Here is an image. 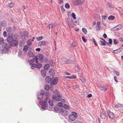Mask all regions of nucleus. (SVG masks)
<instances>
[{"mask_svg": "<svg viewBox=\"0 0 123 123\" xmlns=\"http://www.w3.org/2000/svg\"><path fill=\"white\" fill-rule=\"evenodd\" d=\"M115 106L116 108H121L122 107V104H117L115 105Z\"/></svg>", "mask_w": 123, "mask_h": 123, "instance_id": "28", "label": "nucleus"}, {"mask_svg": "<svg viewBox=\"0 0 123 123\" xmlns=\"http://www.w3.org/2000/svg\"><path fill=\"white\" fill-rule=\"evenodd\" d=\"M14 5L13 3H10L9 4V6L10 7L12 8Z\"/></svg>", "mask_w": 123, "mask_h": 123, "instance_id": "50", "label": "nucleus"}, {"mask_svg": "<svg viewBox=\"0 0 123 123\" xmlns=\"http://www.w3.org/2000/svg\"><path fill=\"white\" fill-rule=\"evenodd\" d=\"M59 109L60 108L57 106H55L54 107V110L55 111H58Z\"/></svg>", "mask_w": 123, "mask_h": 123, "instance_id": "35", "label": "nucleus"}, {"mask_svg": "<svg viewBox=\"0 0 123 123\" xmlns=\"http://www.w3.org/2000/svg\"><path fill=\"white\" fill-rule=\"evenodd\" d=\"M28 50L27 46H25L23 48V50L25 51H27Z\"/></svg>", "mask_w": 123, "mask_h": 123, "instance_id": "41", "label": "nucleus"}, {"mask_svg": "<svg viewBox=\"0 0 123 123\" xmlns=\"http://www.w3.org/2000/svg\"><path fill=\"white\" fill-rule=\"evenodd\" d=\"M47 42L45 41H42L38 43V45L39 46L45 45L47 44Z\"/></svg>", "mask_w": 123, "mask_h": 123, "instance_id": "9", "label": "nucleus"}, {"mask_svg": "<svg viewBox=\"0 0 123 123\" xmlns=\"http://www.w3.org/2000/svg\"><path fill=\"white\" fill-rule=\"evenodd\" d=\"M81 80L83 83H85L86 82V79L85 78H82L81 79Z\"/></svg>", "mask_w": 123, "mask_h": 123, "instance_id": "56", "label": "nucleus"}, {"mask_svg": "<svg viewBox=\"0 0 123 123\" xmlns=\"http://www.w3.org/2000/svg\"><path fill=\"white\" fill-rule=\"evenodd\" d=\"M3 35L4 37H6L7 35L6 32V31H4Z\"/></svg>", "mask_w": 123, "mask_h": 123, "instance_id": "62", "label": "nucleus"}, {"mask_svg": "<svg viewBox=\"0 0 123 123\" xmlns=\"http://www.w3.org/2000/svg\"><path fill=\"white\" fill-rule=\"evenodd\" d=\"M57 105L58 106L60 107H61L62 106V104L61 102H58L57 104Z\"/></svg>", "mask_w": 123, "mask_h": 123, "instance_id": "45", "label": "nucleus"}, {"mask_svg": "<svg viewBox=\"0 0 123 123\" xmlns=\"http://www.w3.org/2000/svg\"><path fill=\"white\" fill-rule=\"evenodd\" d=\"M108 115L109 118L111 119H113L115 117L114 114L110 111L108 112Z\"/></svg>", "mask_w": 123, "mask_h": 123, "instance_id": "6", "label": "nucleus"}, {"mask_svg": "<svg viewBox=\"0 0 123 123\" xmlns=\"http://www.w3.org/2000/svg\"><path fill=\"white\" fill-rule=\"evenodd\" d=\"M37 59L38 60H41L43 58V55L41 54L38 55L37 56H36Z\"/></svg>", "mask_w": 123, "mask_h": 123, "instance_id": "12", "label": "nucleus"}, {"mask_svg": "<svg viewBox=\"0 0 123 123\" xmlns=\"http://www.w3.org/2000/svg\"><path fill=\"white\" fill-rule=\"evenodd\" d=\"M82 31L84 34H86L87 32V30L86 29L84 28H83L82 29Z\"/></svg>", "mask_w": 123, "mask_h": 123, "instance_id": "33", "label": "nucleus"}, {"mask_svg": "<svg viewBox=\"0 0 123 123\" xmlns=\"http://www.w3.org/2000/svg\"><path fill=\"white\" fill-rule=\"evenodd\" d=\"M64 78L65 79L68 78L71 79L70 76H64Z\"/></svg>", "mask_w": 123, "mask_h": 123, "instance_id": "61", "label": "nucleus"}, {"mask_svg": "<svg viewBox=\"0 0 123 123\" xmlns=\"http://www.w3.org/2000/svg\"><path fill=\"white\" fill-rule=\"evenodd\" d=\"M106 18V15H104L102 16V19L105 20Z\"/></svg>", "mask_w": 123, "mask_h": 123, "instance_id": "59", "label": "nucleus"}, {"mask_svg": "<svg viewBox=\"0 0 123 123\" xmlns=\"http://www.w3.org/2000/svg\"><path fill=\"white\" fill-rule=\"evenodd\" d=\"M71 79H75L77 78L76 76L73 75L72 76H70Z\"/></svg>", "mask_w": 123, "mask_h": 123, "instance_id": "55", "label": "nucleus"}, {"mask_svg": "<svg viewBox=\"0 0 123 123\" xmlns=\"http://www.w3.org/2000/svg\"><path fill=\"white\" fill-rule=\"evenodd\" d=\"M66 22L70 28H72L73 27L74 25L73 22L70 18H67Z\"/></svg>", "mask_w": 123, "mask_h": 123, "instance_id": "3", "label": "nucleus"}, {"mask_svg": "<svg viewBox=\"0 0 123 123\" xmlns=\"http://www.w3.org/2000/svg\"><path fill=\"white\" fill-rule=\"evenodd\" d=\"M48 103L49 104V105L51 106H53V104L52 101H51L48 98Z\"/></svg>", "mask_w": 123, "mask_h": 123, "instance_id": "29", "label": "nucleus"}, {"mask_svg": "<svg viewBox=\"0 0 123 123\" xmlns=\"http://www.w3.org/2000/svg\"><path fill=\"white\" fill-rule=\"evenodd\" d=\"M100 24V22H98L96 24V29L97 30H100L99 29V26Z\"/></svg>", "mask_w": 123, "mask_h": 123, "instance_id": "27", "label": "nucleus"}, {"mask_svg": "<svg viewBox=\"0 0 123 123\" xmlns=\"http://www.w3.org/2000/svg\"><path fill=\"white\" fill-rule=\"evenodd\" d=\"M49 29L51 28H54L55 27V25L54 24H50L49 25Z\"/></svg>", "mask_w": 123, "mask_h": 123, "instance_id": "26", "label": "nucleus"}, {"mask_svg": "<svg viewBox=\"0 0 123 123\" xmlns=\"http://www.w3.org/2000/svg\"><path fill=\"white\" fill-rule=\"evenodd\" d=\"M122 50V49L119 48L116 50H113V52L115 54L121 52Z\"/></svg>", "mask_w": 123, "mask_h": 123, "instance_id": "18", "label": "nucleus"}, {"mask_svg": "<svg viewBox=\"0 0 123 123\" xmlns=\"http://www.w3.org/2000/svg\"><path fill=\"white\" fill-rule=\"evenodd\" d=\"M103 36L105 38H107V36L105 34H103Z\"/></svg>", "mask_w": 123, "mask_h": 123, "instance_id": "63", "label": "nucleus"}, {"mask_svg": "<svg viewBox=\"0 0 123 123\" xmlns=\"http://www.w3.org/2000/svg\"><path fill=\"white\" fill-rule=\"evenodd\" d=\"M33 60V62H35L36 63H37L38 62V60L36 56L34 57L32 59Z\"/></svg>", "mask_w": 123, "mask_h": 123, "instance_id": "30", "label": "nucleus"}, {"mask_svg": "<svg viewBox=\"0 0 123 123\" xmlns=\"http://www.w3.org/2000/svg\"><path fill=\"white\" fill-rule=\"evenodd\" d=\"M43 37L42 36L38 37H36V39L38 41L41 40L43 39Z\"/></svg>", "mask_w": 123, "mask_h": 123, "instance_id": "38", "label": "nucleus"}, {"mask_svg": "<svg viewBox=\"0 0 123 123\" xmlns=\"http://www.w3.org/2000/svg\"><path fill=\"white\" fill-rule=\"evenodd\" d=\"M43 61L45 62H47L48 61V60L47 58H44L43 60Z\"/></svg>", "mask_w": 123, "mask_h": 123, "instance_id": "57", "label": "nucleus"}, {"mask_svg": "<svg viewBox=\"0 0 123 123\" xmlns=\"http://www.w3.org/2000/svg\"><path fill=\"white\" fill-rule=\"evenodd\" d=\"M76 15L74 13H73L72 14V16L73 18L74 19H76V17H75Z\"/></svg>", "mask_w": 123, "mask_h": 123, "instance_id": "49", "label": "nucleus"}, {"mask_svg": "<svg viewBox=\"0 0 123 123\" xmlns=\"http://www.w3.org/2000/svg\"><path fill=\"white\" fill-rule=\"evenodd\" d=\"M122 27V26L121 25H117L114 28L115 30L118 31L121 29Z\"/></svg>", "mask_w": 123, "mask_h": 123, "instance_id": "13", "label": "nucleus"}, {"mask_svg": "<svg viewBox=\"0 0 123 123\" xmlns=\"http://www.w3.org/2000/svg\"><path fill=\"white\" fill-rule=\"evenodd\" d=\"M109 43L110 44H111L112 42V41L111 39V38H109Z\"/></svg>", "mask_w": 123, "mask_h": 123, "instance_id": "54", "label": "nucleus"}, {"mask_svg": "<svg viewBox=\"0 0 123 123\" xmlns=\"http://www.w3.org/2000/svg\"><path fill=\"white\" fill-rule=\"evenodd\" d=\"M44 88L46 90H48L49 89V86L48 85L46 84Z\"/></svg>", "mask_w": 123, "mask_h": 123, "instance_id": "31", "label": "nucleus"}, {"mask_svg": "<svg viewBox=\"0 0 123 123\" xmlns=\"http://www.w3.org/2000/svg\"><path fill=\"white\" fill-rule=\"evenodd\" d=\"M92 41L94 43L95 45L96 46L97 45V44L96 43L95 40L94 38L92 40Z\"/></svg>", "mask_w": 123, "mask_h": 123, "instance_id": "42", "label": "nucleus"}, {"mask_svg": "<svg viewBox=\"0 0 123 123\" xmlns=\"http://www.w3.org/2000/svg\"><path fill=\"white\" fill-rule=\"evenodd\" d=\"M11 36L13 40H16V39L18 37V35L16 34H12V35H11Z\"/></svg>", "mask_w": 123, "mask_h": 123, "instance_id": "19", "label": "nucleus"}, {"mask_svg": "<svg viewBox=\"0 0 123 123\" xmlns=\"http://www.w3.org/2000/svg\"><path fill=\"white\" fill-rule=\"evenodd\" d=\"M13 40L11 35L9 36L7 38V41L10 43L12 42Z\"/></svg>", "mask_w": 123, "mask_h": 123, "instance_id": "16", "label": "nucleus"}, {"mask_svg": "<svg viewBox=\"0 0 123 123\" xmlns=\"http://www.w3.org/2000/svg\"><path fill=\"white\" fill-rule=\"evenodd\" d=\"M28 54L30 57H32L34 56L33 53L31 51H29L28 52Z\"/></svg>", "mask_w": 123, "mask_h": 123, "instance_id": "21", "label": "nucleus"}, {"mask_svg": "<svg viewBox=\"0 0 123 123\" xmlns=\"http://www.w3.org/2000/svg\"><path fill=\"white\" fill-rule=\"evenodd\" d=\"M101 118L103 119H105L107 118V117L103 112H101Z\"/></svg>", "mask_w": 123, "mask_h": 123, "instance_id": "14", "label": "nucleus"}, {"mask_svg": "<svg viewBox=\"0 0 123 123\" xmlns=\"http://www.w3.org/2000/svg\"><path fill=\"white\" fill-rule=\"evenodd\" d=\"M4 40L3 38H0V45L3 43Z\"/></svg>", "mask_w": 123, "mask_h": 123, "instance_id": "44", "label": "nucleus"}, {"mask_svg": "<svg viewBox=\"0 0 123 123\" xmlns=\"http://www.w3.org/2000/svg\"><path fill=\"white\" fill-rule=\"evenodd\" d=\"M74 88V89L78 88L79 87V85L77 84H76L73 86Z\"/></svg>", "mask_w": 123, "mask_h": 123, "instance_id": "46", "label": "nucleus"}, {"mask_svg": "<svg viewBox=\"0 0 123 123\" xmlns=\"http://www.w3.org/2000/svg\"><path fill=\"white\" fill-rule=\"evenodd\" d=\"M36 68H39L42 67V65L41 64L39 63H36Z\"/></svg>", "mask_w": 123, "mask_h": 123, "instance_id": "25", "label": "nucleus"}, {"mask_svg": "<svg viewBox=\"0 0 123 123\" xmlns=\"http://www.w3.org/2000/svg\"><path fill=\"white\" fill-rule=\"evenodd\" d=\"M80 67L78 65L75 68V69L77 71H79L80 69Z\"/></svg>", "mask_w": 123, "mask_h": 123, "instance_id": "43", "label": "nucleus"}, {"mask_svg": "<svg viewBox=\"0 0 123 123\" xmlns=\"http://www.w3.org/2000/svg\"><path fill=\"white\" fill-rule=\"evenodd\" d=\"M45 80L46 83H50L51 80L50 77L49 76H47L46 77Z\"/></svg>", "mask_w": 123, "mask_h": 123, "instance_id": "8", "label": "nucleus"}, {"mask_svg": "<svg viewBox=\"0 0 123 123\" xmlns=\"http://www.w3.org/2000/svg\"><path fill=\"white\" fill-rule=\"evenodd\" d=\"M31 42L30 40H29L28 41L27 44L29 46H30L31 44Z\"/></svg>", "mask_w": 123, "mask_h": 123, "instance_id": "47", "label": "nucleus"}, {"mask_svg": "<svg viewBox=\"0 0 123 123\" xmlns=\"http://www.w3.org/2000/svg\"><path fill=\"white\" fill-rule=\"evenodd\" d=\"M113 43L115 44H117L118 43V42L116 39H115L113 40Z\"/></svg>", "mask_w": 123, "mask_h": 123, "instance_id": "48", "label": "nucleus"}, {"mask_svg": "<svg viewBox=\"0 0 123 123\" xmlns=\"http://www.w3.org/2000/svg\"><path fill=\"white\" fill-rule=\"evenodd\" d=\"M41 74L43 77H45L46 74V72L45 70L44 69L42 70L41 71Z\"/></svg>", "mask_w": 123, "mask_h": 123, "instance_id": "15", "label": "nucleus"}, {"mask_svg": "<svg viewBox=\"0 0 123 123\" xmlns=\"http://www.w3.org/2000/svg\"><path fill=\"white\" fill-rule=\"evenodd\" d=\"M49 68V64H47L44 66V69L46 70H48Z\"/></svg>", "mask_w": 123, "mask_h": 123, "instance_id": "24", "label": "nucleus"}, {"mask_svg": "<svg viewBox=\"0 0 123 123\" xmlns=\"http://www.w3.org/2000/svg\"><path fill=\"white\" fill-rule=\"evenodd\" d=\"M49 74L50 75H52L54 74V71L52 69H50L49 71Z\"/></svg>", "mask_w": 123, "mask_h": 123, "instance_id": "20", "label": "nucleus"}, {"mask_svg": "<svg viewBox=\"0 0 123 123\" xmlns=\"http://www.w3.org/2000/svg\"><path fill=\"white\" fill-rule=\"evenodd\" d=\"M31 68L32 69H34L35 68H36V64H33L31 66Z\"/></svg>", "mask_w": 123, "mask_h": 123, "instance_id": "37", "label": "nucleus"}, {"mask_svg": "<svg viewBox=\"0 0 123 123\" xmlns=\"http://www.w3.org/2000/svg\"><path fill=\"white\" fill-rule=\"evenodd\" d=\"M37 97L38 99H41L43 98V96H41L40 94H39L37 96Z\"/></svg>", "mask_w": 123, "mask_h": 123, "instance_id": "34", "label": "nucleus"}, {"mask_svg": "<svg viewBox=\"0 0 123 123\" xmlns=\"http://www.w3.org/2000/svg\"><path fill=\"white\" fill-rule=\"evenodd\" d=\"M77 114L75 112H73L72 113V114L69 115V118L71 121H73L75 120L77 116Z\"/></svg>", "mask_w": 123, "mask_h": 123, "instance_id": "2", "label": "nucleus"}, {"mask_svg": "<svg viewBox=\"0 0 123 123\" xmlns=\"http://www.w3.org/2000/svg\"><path fill=\"white\" fill-rule=\"evenodd\" d=\"M114 79L115 80V81L116 82H118V80L117 79V77L115 76H114Z\"/></svg>", "mask_w": 123, "mask_h": 123, "instance_id": "58", "label": "nucleus"}, {"mask_svg": "<svg viewBox=\"0 0 123 123\" xmlns=\"http://www.w3.org/2000/svg\"><path fill=\"white\" fill-rule=\"evenodd\" d=\"M100 39L103 40V41L102 40H100V44L102 46H105L106 44L105 43H106V41L104 39L101 38H100Z\"/></svg>", "mask_w": 123, "mask_h": 123, "instance_id": "17", "label": "nucleus"}, {"mask_svg": "<svg viewBox=\"0 0 123 123\" xmlns=\"http://www.w3.org/2000/svg\"><path fill=\"white\" fill-rule=\"evenodd\" d=\"M64 63L65 64H69L70 63V61L67 58H65L64 61Z\"/></svg>", "mask_w": 123, "mask_h": 123, "instance_id": "23", "label": "nucleus"}, {"mask_svg": "<svg viewBox=\"0 0 123 123\" xmlns=\"http://www.w3.org/2000/svg\"><path fill=\"white\" fill-rule=\"evenodd\" d=\"M101 90H103L104 91H106L107 89V88L105 86H103L101 89Z\"/></svg>", "mask_w": 123, "mask_h": 123, "instance_id": "40", "label": "nucleus"}, {"mask_svg": "<svg viewBox=\"0 0 123 123\" xmlns=\"http://www.w3.org/2000/svg\"><path fill=\"white\" fill-rule=\"evenodd\" d=\"M60 113L63 116H66L67 115V111H64L63 109L61 110L60 111Z\"/></svg>", "mask_w": 123, "mask_h": 123, "instance_id": "10", "label": "nucleus"}, {"mask_svg": "<svg viewBox=\"0 0 123 123\" xmlns=\"http://www.w3.org/2000/svg\"><path fill=\"white\" fill-rule=\"evenodd\" d=\"M55 93H56L57 94L56 96L55 95H54L52 96V99H55L56 101H59L62 98V96L60 95L59 92L57 90H56Z\"/></svg>", "mask_w": 123, "mask_h": 123, "instance_id": "1", "label": "nucleus"}, {"mask_svg": "<svg viewBox=\"0 0 123 123\" xmlns=\"http://www.w3.org/2000/svg\"><path fill=\"white\" fill-rule=\"evenodd\" d=\"M58 81V79L57 77H56L54 79L53 82L52 84L54 85H55L57 84Z\"/></svg>", "mask_w": 123, "mask_h": 123, "instance_id": "11", "label": "nucleus"}, {"mask_svg": "<svg viewBox=\"0 0 123 123\" xmlns=\"http://www.w3.org/2000/svg\"><path fill=\"white\" fill-rule=\"evenodd\" d=\"M48 98H47L44 101H40L39 103L42 105L46 107L47 103Z\"/></svg>", "mask_w": 123, "mask_h": 123, "instance_id": "5", "label": "nucleus"}, {"mask_svg": "<svg viewBox=\"0 0 123 123\" xmlns=\"http://www.w3.org/2000/svg\"><path fill=\"white\" fill-rule=\"evenodd\" d=\"M82 40H83V41L84 42H86L87 40L85 38V37H84L82 36Z\"/></svg>", "mask_w": 123, "mask_h": 123, "instance_id": "52", "label": "nucleus"}, {"mask_svg": "<svg viewBox=\"0 0 123 123\" xmlns=\"http://www.w3.org/2000/svg\"><path fill=\"white\" fill-rule=\"evenodd\" d=\"M65 6L67 9H68L70 8V6L68 3H67L65 5Z\"/></svg>", "mask_w": 123, "mask_h": 123, "instance_id": "39", "label": "nucleus"}, {"mask_svg": "<svg viewBox=\"0 0 123 123\" xmlns=\"http://www.w3.org/2000/svg\"><path fill=\"white\" fill-rule=\"evenodd\" d=\"M41 94L42 95H43L45 94V92L44 90H41Z\"/></svg>", "mask_w": 123, "mask_h": 123, "instance_id": "60", "label": "nucleus"}, {"mask_svg": "<svg viewBox=\"0 0 123 123\" xmlns=\"http://www.w3.org/2000/svg\"><path fill=\"white\" fill-rule=\"evenodd\" d=\"M63 107L66 109H70V107L69 106L66 104H64L63 106Z\"/></svg>", "mask_w": 123, "mask_h": 123, "instance_id": "36", "label": "nucleus"}, {"mask_svg": "<svg viewBox=\"0 0 123 123\" xmlns=\"http://www.w3.org/2000/svg\"><path fill=\"white\" fill-rule=\"evenodd\" d=\"M115 74H116V75L117 76H119V74H118V73L116 71H114V72Z\"/></svg>", "mask_w": 123, "mask_h": 123, "instance_id": "64", "label": "nucleus"}, {"mask_svg": "<svg viewBox=\"0 0 123 123\" xmlns=\"http://www.w3.org/2000/svg\"><path fill=\"white\" fill-rule=\"evenodd\" d=\"M61 9L62 12H64L65 11V10L63 6L62 5L61 7Z\"/></svg>", "mask_w": 123, "mask_h": 123, "instance_id": "53", "label": "nucleus"}, {"mask_svg": "<svg viewBox=\"0 0 123 123\" xmlns=\"http://www.w3.org/2000/svg\"><path fill=\"white\" fill-rule=\"evenodd\" d=\"M85 0H74V5H77L79 4L83 3Z\"/></svg>", "mask_w": 123, "mask_h": 123, "instance_id": "4", "label": "nucleus"}, {"mask_svg": "<svg viewBox=\"0 0 123 123\" xmlns=\"http://www.w3.org/2000/svg\"><path fill=\"white\" fill-rule=\"evenodd\" d=\"M33 61V60H30L29 62V63L30 65H31L33 64L34 62Z\"/></svg>", "mask_w": 123, "mask_h": 123, "instance_id": "51", "label": "nucleus"}, {"mask_svg": "<svg viewBox=\"0 0 123 123\" xmlns=\"http://www.w3.org/2000/svg\"><path fill=\"white\" fill-rule=\"evenodd\" d=\"M115 18V17L112 15L110 16L108 18L109 20H113Z\"/></svg>", "mask_w": 123, "mask_h": 123, "instance_id": "32", "label": "nucleus"}, {"mask_svg": "<svg viewBox=\"0 0 123 123\" xmlns=\"http://www.w3.org/2000/svg\"><path fill=\"white\" fill-rule=\"evenodd\" d=\"M3 47L5 48L3 49V50H4L5 48L7 49L8 48H9V45L6 44V43H4L3 45Z\"/></svg>", "mask_w": 123, "mask_h": 123, "instance_id": "22", "label": "nucleus"}, {"mask_svg": "<svg viewBox=\"0 0 123 123\" xmlns=\"http://www.w3.org/2000/svg\"><path fill=\"white\" fill-rule=\"evenodd\" d=\"M12 46H15L17 45L18 42L16 40H14L10 43Z\"/></svg>", "mask_w": 123, "mask_h": 123, "instance_id": "7", "label": "nucleus"}]
</instances>
